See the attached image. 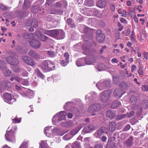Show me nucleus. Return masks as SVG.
I'll return each mask as SVG.
<instances>
[{
  "label": "nucleus",
  "instance_id": "473e14b6",
  "mask_svg": "<svg viewBox=\"0 0 148 148\" xmlns=\"http://www.w3.org/2000/svg\"><path fill=\"white\" fill-rule=\"evenodd\" d=\"M36 72L37 74V76L41 78V79H43L45 78L44 75L41 73L40 71L38 69H36Z\"/></svg>",
  "mask_w": 148,
  "mask_h": 148
},
{
  "label": "nucleus",
  "instance_id": "ddd939ff",
  "mask_svg": "<svg viewBox=\"0 0 148 148\" xmlns=\"http://www.w3.org/2000/svg\"><path fill=\"white\" fill-rule=\"evenodd\" d=\"M26 25L36 27L38 26V22L36 19H31L28 20L26 23Z\"/></svg>",
  "mask_w": 148,
  "mask_h": 148
},
{
  "label": "nucleus",
  "instance_id": "9b49d317",
  "mask_svg": "<svg viewBox=\"0 0 148 148\" xmlns=\"http://www.w3.org/2000/svg\"><path fill=\"white\" fill-rule=\"evenodd\" d=\"M124 93L123 90L121 88H118L115 90L114 92V95L116 98H120Z\"/></svg>",
  "mask_w": 148,
  "mask_h": 148
},
{
  "label": "nucleus",
  "instance_id": "4c0bfd02",
  "mask_svg": "<svg viewBox=\"0 0 148 148\" xmlns=\"http://www.w3.org/2000/svg\"><path fill=\"white\" fill-rule=\"evenodd\" d=\"M42 32L45 34L52 36V30H48L45 29H42Z\"/></svg>",
  "mask_w": 148,
  "mask_h": 148
},
{
  "label": "nucleus",
  "instance_id": "a19ab883",
  "mask_svg": "<svg viewBox=\"0 0 148 148\" xmlns=\"http://www.w3.org/2000/svg\"><path fill=\"white\" fill-rule=\"evenodd\" d=\"M19 82H20L22 85H28V83L27 80L22 78L20 79V80Z\"/></svg>",
  "mask_w": 148,
  "mask_h": 148
},
{
  "label": "nucleus",
  "instance_id": "4d7b16f0",
  "mask_svg": "<svg viewBox=\"0 0 148 148\" xmlns=\"http://www.w3.org/2000/svg\"><path fill=\"white\" fill-rule=\"evenodd\" d=\"M40 146L42 148H44L47 146V143L45 141H42L40 144Z\"/></svg>",
  "mask_w": 148,
  "mask_h": 148
},
{
  "label": "nucleus",
  "instance_id": "39448f33",
  "mask_svg": "<svg viewBox=\"0 0 148 148\" xmlns=\"http://www.w3.org/2000/svg\"><path fill=\"white\" fill-rule=\"evenodd\" d=\"M6 60L9 64L12 65H17L19 63L18 60L13 56L7 57Z\"/></svg>",
  "mask_w": 148,
  "mask_h": 148
},
{
  "label": "nucleus",
  "instance_id": "338daca9",
  "mask_svg": "<svg viewBox=\"0 0 148 148\" xmlns=\"http://www.w3.org/2000/svg\"><path fill=\"white\" fill-rule=\"evenodd\" d=\"M95 148H103V145L101 144H97L95 146Z\"/></svg>",
  "mask_w": 148,
  "mask_h": 148
},
{
  "label": "nucleus",
  "instance_id": "6ab92c4d",
  "mask_svg": "<svg viewBox=\"0 0 148 148\" xmlns=\"http://www.w3.org/2000/svg\"><path fill=\"white\" fill-rule=\"evenodd\" d=\"M52 129L50 126L45 127L44 129V133L48 137H50V134L51 132Z\"/></svg>",
  "mask_w": 148,
  "mask_h": 148
},
{
  "label": "nucleus",
  "instance_id": "f03ea898",
  "mask_svg": "<svg viewBox=\"0 0 148 148\" xmlns=\"http://www.w3.org/2000/svg\"><path fill=\"white\" fill-rule=\"evenodd\" d=\"M16 127L14 126L10 130L6 131L5 136L7 141L10 142L14 141V130H16Z\"/></svg>",
  "mask_w": 148,
  "mask_h": 148
},
{
  "label": "nucleus",
  "instance_id": "5fc2aeb1",
  "mask_svg": "<svg viewBox=\"0 0 148 148\" xmlns=\"http://www.w3.org/2000/svg\"><path fill=\"white\" fill-rule=\"evenodd\" d=\"M5 85H3V83H0V92H2L5 90Z\"/></svg>",
  "mask_w": 148,
  "mask_h": 148
},
{
  "label": "nucleus",
  "instance_id": "f704fd0d",
  "mask_svg": "<svg viewBox=\"0 0 148 148\" xmlns=\"http://www.w3.org/2000/svg\"><path fill=\"white\" fill-rule=\"evenodd\" d=\"M105 69L104 65L102 63H99L98 65L97 69L99 71H101L104 70Z\"/></svg>",
  "mask_w": 148,
  "mask_h": 148
},
{
  "label": "nucleus",
  "instance_id": "de8ad7c7",
  "mask_svg": "<svg viewBox=\"0 0 148 148\" xmlns=\"http://www.w3.org/2000/svg\"><path fill=\"white\" fill-rule=\"evenodd\" d=\"M19 148H27V142L26 141L23 142Z\"/></svg>",
  "mask_w": 148,
  "mask_h": 148
},
{
  "label": "nucleus",
  "instance_id": "7ed1b4c3",
  "mask_svg": "<svg viewBox=\"0 0 148 148\" xmlns=\"http://www.w3.org/2000/svg\"><path fill=\"white\" fill-rule=\"evenodd\" d=\"M111 92L110 90L105 91L100 94L101 99L103 102H106L109 101L110 98Z\"/></svg>",
  "mask_w": 148,
  "mask_h": 148
},
{
  "label": "nucleus",
  "instance_id": "f3484780",
  "mask_svg": "<svg viewBox=\"0 0 148 148\" xmlns=\"http://www.w3.org/2000/svg\"><path fill=\"white\" fill-rule=\"evenodd\" d=\"M96 60L92 58H86L84 60V61L86 64L88 65L92 64L96 62Z\"/></svg>",
  "mask_w": 148,
  "mask_h": 148
},
{
  "label": "nucleus",
  "instance_id": "9d476101",
  "mask_svg": "<svg viewBox=\"0 0 148 148\" xmlns=\"http://www.w3.org/2000/svg\"><path fill=\"white\" fill-rule=\"evenodd\" d=\"M99 32V34H97L96 36V40L97 41L100 43L102 42L104 40L105 36L102 33H100L101 31L100 30H98L97 31V33Z\"/></svg>",
  "mask_w": 148,
  "mask_h": 148
},
{
  "label": "nucleus",
  "instance_id": "69168bd1",
  "mask_svg": "<svg viewBox=\"0 0 148 148\" xmlns=\"http://www.w3.org/2000/svg\"><path fill=\"white\" fill-rule=\"evenodd\" d=\"M0 8L4 11L6 10L7 9L6 7L1 4H0Z\"/></svg>",
  "mask_w": 148,
  "mask_h": 148
},
{
  "label": "nucleus",
  "instance_id": "13d9d810",
  "mask_svg": "<svg viewBox=\"0 0 148 148\" xmlns=\"http://www.w3.org/2000/svg\"><path fill=\"white\" fill-rule=\"evenodd\" d=\"M22 75L24 76H27L28 73L27 71L24 69L22 70Z\"/></svg>",
  "mask_w": 148,
  "mask_h": 148
},
{
  "label": "nucleus",
  "instance_id": "a18cd8bd",
  "mask_svg": "<svg viewBox=\"0 0 148 148\" xmlns=\"http://www.w3.org/2000/svg\"><path fill=\"white\" fill-rule=\"evenodd\" d=\"M120 87L123 89H126L127 88V84L124 82H122L120 85Z\"/></svg>",
  "mask_w": 148,
  "mask_h": 148
},
{
  "label": "nucleus",
  "instance_id": "393cba45",
  "mask_svg": "<svg viewBox=\"0 0 148 148\" xmlns=\"http://www.w3.org/2000/svg\"><path fill=\"white\" fill-rule=\"evenodd\" d=\"M25 91L27 93V97L29 98H32L34 96V94L33 91L30 89H26Z\"/></svg>",
  "mask_w": 148,
  "mask_h": 148
},
{
  "label": "nucleus",
  "instance_id": "09e8293b",
  "mask_svg": "<svg viewBox=\"0 0 148 148\" xmlns=\"http://www.w3.org/2000/svg\"><path fill=\"white\" fill-rule=\"evenodd\" d=\"M138 73L141 77H142L143 74V68L141 67H139V69L138 70Z\"/></svg>",
  "mask_w": 148,
  "mask_h": 148
},
{
  "label": "nucleus",
  "instance_id": "58836bf2",
  "mask_svg": "<svg viewBox=\"0 0 148 148\" xmlns=\"http://www.w3.org/2000/svg\"><path fill=\"white\" fill-rule=\"evenodd\" d=\"M72 148H81L79 142L75 141L72 145Z\"/></svg>",
  "mask_w": 148,
  "mask_h": 148
},
{
  "label": "nucleus",
  "instance_id": "79ce46f5",
  "mask_svg": "<svg viewBox=\"0 0 148 148\" xmlns=\"http://www.w3.org/2000/svg\"><path fill=\"white\" fill-rule=\"evenodd\" d=\"M132 14L134 16V19L136 23L138 22V19L137 16L135 15V12H134L132 11H130V12H129V14L131 15L132 17Z\"/></svg>",
  "mask_w": 148,
  "mask_h": 148
},
{
  "label": "nucleus",
  "instance_id": "20e7f679",
  "mask_svg": "<svg viewBox=\"0 0 148 148\" xmlns=\"http://www.w3.org/2000/svg\"><path fill=\"white\" fill-rule=\"evenodd\" d=\"M22 59L27 64L32 67L34 66L36 64V62L29 56H23Z\"/></svg>",
  "mask_w": 148,
  "mask_h": 148
},
{
  "label": "nucleus",
  "instance_id": "37998d69",
  "mask_svg": "<svg viewBox=\"0 0 148 148\" xmlns=\"http://www.w3.org/2000/svg\"><path fill=\"white\" fill-rule=\"evenodd\" d=\"M125 116V115L124 114H121L118 115H117L116 119L117 120H119L123 119Z\"/></svg>",
  "mask_w": 148,
  "mask_h": 148
},
{
  "label": "nucleus",
  "instance_id": "bb28decb",
  "mask_svg": "<svg viewBox=\"0 0 148 148\" xmlns=\"http://www.w3.org/2000/svg\"><path fill=\"white\" fill-rule=\"evenodd\" d=\"M84 60L83 58L79 59H77L76 62V64L78 66H80L84 65Z\"/></svg>",
  "mask_w": 148,
  "mask_h": 148
},
{
  "label": "nucleus",
  "instance_id": "c756f323",
  "mask_svg": "<svg viewBox=\"0 0 148 148\" xmlns=\"http://www.w3.org/2000/svg\"><path fill=\"white\" fill-rule=\"evenodd\" d=\"M84 4L88 6H92L94 5V1L92 0H85Z\"/></svg>",
  "mask_w": 148,
  "mask_h": 148
},
{
  "label": "nucleus",
  "instance_id": "2eb2a0df",
  "mask_svg": "<svg viewBox=\"0 0 148 148\" xmlns=\"http://www.w3.org/2000/svg\"><path fill=\"white\" fill-rule=\"evenodd\" d=\"M106 116L108 117L111 119L114 118L116 116V114L113 111L109 110L106 112Z\"/></svg>",
  "mask_w": 148,
  "mask_h": 148
},
{
  "label": "nucleus",
  "instance_id": "2f4dec72",
  "mask_svg": "<svg viewBox=\"0 0 148 148\" xmlns=\"http://www.w3.org/2000/svg\"><path fill=\"white\" fill-rule=\"evenodd\" d=\"M104 84V82L101 83L99 82L97 84L96 86L100 90H101L106 88Z\"/></svg>",
  "mask_w": 148,
  "mask_h": 148
},
{
  "label": "nucleus",
  "instance_id": "3c124183",
  "mask_svg": "<svg viewBox=\"0 0 148 148\" xmlns=\"http://www.w3.org/2000/svg\"><path fill=\"white\" fill-rule=\"evenodd\" d=\"M142 90L144 91H148V85H143L141 87Z\"/></svg>",
  "mask_w": 148,
  "mask_h": 148
},
{
  "label": "nucleus",
  "instance_id": "cd10ccee",
  "mask_svg": "<svg viewBox=\"0 0 148 148\" xmlns=\"http://www.w3.org/2000/svg\"><path fill=\"white\" fill-rule=\"evenodd\" d=\"M121 104L120 102L118 101H115L112 103L111 108L113 109H115L119 106Z\"/></svg>",
  "mask_w": 148,
  "mask_h": 148
},
{
  "label": "nucleus",
  "instance_id": "8fccbe9b",
  "mask_svg": "<svg viewBox=\"0 0 148 148\" xmlns=\"http://www.w3.org/2000/svg\"><path fill=\"white\" fill-rule=\"evenodd\" d=\"M131 31L130 29H127V30L122 32V34H125V35L126 36H128L130 34Z\"/></svg>",
  "mask_w": 148,
  "mask_h": 148
},
{
  "label": "nucleus",
  "instance_id": "7c9ffc66",
  "mask_svg": "<svg viewBox=\"0 0 148 148\" xmlns=\"http://www.w3.org/2000/svg\"><path fill=\"white\" fill-rule=\"evenodd\" d=\"M31 3V1L29 0H25L24 2L23 8L27 9L30 6Z\"/></svg>",
  "mask_w": 148,
  "mask_h": 148
},
{
  "label": "nucleus",
  "instance_id": "864d4df0",
  "mask_svg": "<svg viewBox=\"0 0 148 148\" xmlns=\"http://www.w3.org/2000/svg\"><path fill=\"white\" fill-rule=\"evenodd\" d=\"M69 62V61L66 60H65V61L62 60L61 62V64L62 66H66Z\"/></svg>",
  "mask_w": 148,
  "mask_h": 148
},
{
  "label": "nucleus",
  "instance_id": "1a4fd4ad",
  "mask_svg": "<svg viewBox=\"0 0 148 148\" xmlns=\"http://www.w3.org/2000/svg\"><path fill=\"white\" fill-rule=\"evenodd\" d=\"M29 43L30 45L35 49H38L40 46V43L37 40L33 39Z\"/></svg>",
  "mask_w": 148,
  "mask_h": 148
},
{
  "label": "nucleus",
  "instance_id": "c03bdc74",
  "mask_svg": "<svg viewBox=\"0 0 148 148\" xmlns=\"http://www.w3.org/2000/svg\"><path fill=\"white\" fill-rule=\"evenodd\" d=\"M82 48L84 51L83 53L85 55H88L89 53V49H88L84 47V45L82 46Z\"/></svg>",
  "mask_w": 148,
  "mask_h": 148
},
{
  "label": "nucleus",
  "instance_id": "bf43d9fd",
  "mask_svg": "<svg viewBox=\"0 0 148 148\" xmlns=\"http://www.w3.org/2000/svg\"><path fill=\"white\" fill-rule=\"evenodd\" d=\"M53 6L54 7L59 8L61 6V4L60 2H58L55 3Z\"/></svg>",
  "mask_w": 148,
  "mask_h": 148
},
{
  "label": "nucleus",
  "instance_id": "c9c22d12",
  "mask_svg": "<svg viewBox=\"0 0 148 148\" xmlns=\"http://www.w3.org/2000/svg\"><path fill=\"white\" fill-rule=\"evenodd\" d=\"M59 34L58 37L59 38V39H62L64 37V32L61 30H59Z\"/></svg>",
  "mask_w": 148,
  "mask_h": 148
},
{
  "label": "nucleus",
  "instance_id": "0e129e2a",
  "mask_svg": "<svg viewBox=\"0 0 148 148\" xmlns=\"http://www.w3.org/2000/svg\"><path fill=\"white\" fill-rule=\"evenodd\" d=\"M113 83L115 84H117L119 81L118 78L116 77H114L113 78Z\"/></svg>",
  "mask_w": 148,
  "mask_h": 148
},
{
  "label": "nucleus",
  "instance_id": "e433bc0d",
  "mask_svg": "<svg viewBox=\"0 0 148 148\" xmlns=\"http://www.w3.org/2000/svg\"><path fill=\"white\" fill-rule=\"evenodd\" d=\"M47 52L48 56L51 57H54L56 56V54L54 51H48Z\"/></svg>",
  "mask_w": 148,
  "mask_h": 148
},
{
  "label": "nucleus",
  "instance_id": "6e6552de",
  "mask_svg": "<svg viewBox=\"0 0 148 148\" xmlns=\"http://www.w3.org/2000/svg\"><path fill=\"white\" fill-rule=\"evenodd\" d=\"M66 113L64 111H62L60 112V113L58 114V113L56 114L54 116H53L52 121H53L54 120L55 118L57 116H58L59 119L58 120L60 121L62 120H64L66 119Z\"/></svg>",
  "mask_w": 148,
  "mask_h": 148
},
{
  "label": "nucleus",
  "instance_id": "052dcab7",
  "mask_svg": "<svg viewBox=\"0 0 148 148\" xmlns=\"http://www.w3.org/2000/svg\"><path fill=\"white\" fill-rule=\"evenodd\" d=\"M60 10H56L55 9H51V14H58V11H59Z\"/></svg>",
  "mask_w": 148,
  "mask_h": 148
},
{
  "label": "nucleus",
  "instance_id": "f257e3e1",
  "mask_svg": "<svg viewBox=\"0 0 148 148\" xmlns=\"http://www.w3.org/2000/svg\"><path fill=\"white\" fill-rule=\"evenodd\" d=\"M40 66L44 71L47 72L54 70L55 66L53 62L47 60L43 61L40 64Z\"/></svg>",
  "mask_w": 148,
  "mask_h": 148
},
{
  "label": "nucleus",
  "instance_id": "603ef678",
  "mask_svg": "<svg viewBox=\"0 0 148 148\" xmlns=\"http://www.w3.org/2000/svg\"><path fill=\"white\" fill-rule=\"evenodd\" d=\"M11 72L8 69H6L4 73V75L5 76H9L11 75Z\"/></svg>",
  "mask_w": 148,
  "mask_h": 148
},
{
  "label": "nucleus",
  "instance_id": "680f3d73",
  "mask_svg": "<svg viewBox=\"0 0 148 148\" xmlns=\"http://www.w3.org/2000/svg\"><path fill=\"white\" fill-rule=\"evenodd\" d=\"M5 86H6L7 87H10L11 86V83L8 81H6L5 82Z\"/></svg>",
  "mask_w": 148,
  "mask_h": 148
},
{
  "label": "nucleus",
  "instance_id": "6e6d98bb",
  "mask_svg": "<svg viewBox=\"0 0 148 148\" xmlns=\"http://www.w3.org/2000/svg\"><path fill=\"white\" fill-rule=\"evenodd\" d=\"M110 82L108 80L104 82V85H105V88L109 87L110 86Z\"/></svg>",
  "mask_w": 148,
  "mask_h": 148
},
{
  "label": "nucleus",
  "instance_id": "aec40b11",
  "mask_svg": "<svg viewBox=\"0 0 148 148\" xmlns=\"http://www.w3.org/2000/svg\"><path fill=\"white\" fill-rule=\"evenodd\" d=\"M3 97L4 99L8 101H12L13 102L16 101V100L14 99H12L11 94L9 93H6L3 95Z\"/></svg>",
  "mask_w": 148,
  "mask_h": 148
},
{
  "label": "nucleus",
  "instance_id": "b1692460",
  "mask_svg": "<svg viewBox=\"0 0 148 148\" xmlns=\"http://www.w3.org/2000/svg\"><path fill=\"white\" fill-rule=\"evenodd\" d=\"M138 101L137 97L134 96H132L130 98V102L132 105H136Z\"/></svg>",
  "mask_w": 148,
  "mask_h": 148
},
{
  "label": "nucleus",
  "instance_id": "dca6fc26",
  "mask_svg": "<svg viewBox=\"0 0 148 148\" xmlns=\"http://www.w3.org/2000/svg\"><path fill=\"white\" fill-rule=\"evenodd\" d=\"M95 129V127L92 125H90L88 126L85 127L83 129V131L86 133H89L92 130Z\"/></svg>",
  "mask_w": 148,
  "mask_h": 148
},
{
  "label": "nucleus",
  "instance_id": "412c9836",
  "mask_svg": "<svg viewBox=\"0 0 148 148\" xmlns=\"http://www.w3.org/2000/svg\"><path fill=\"white\" fill-rule=\"evenodd\" d=\"M106 5V2L102 0H99L96 4L97 6L100 8H104Z\"/></svg>",
  "mask_w": 148,
  "mask_h": 148
},
{
  "label": "nucleus",
  "instance_id": "72a5a7b5",
  "mask_svg": "<svg viewBox=\"0 0 148 148\" xmlns=\"http://www.w3.org/2000/svg\"><path fill=\"white\" fill-rule=\"evenodd\" d=\"M21 78L16 75H13L10 77V80L11 81H13L14 79L19 82Z\"/></svg>",
  "mask_w": 148,
  "mask_h": 148
},
{
  "label": "nucleus",
  "instance_id": "ea45409f",
  "mask_svg": "<svg viewBox=\"0 0 148 148\" xmlns=\"http://www.w3.org/2000/svg\"><path fill=\"white\" fill-rule=\"evenodd\" d=\"M59 33V30H52V36H58Z\"/></svg>",
  "mask_w": 148,
  "mask_h": 148
},
{
  "label": "nucleus",
  "instance_id": "a211bd4d",
  "mask_svg": "<svg viewBox=\"0 0 148 148\" xmlns=\"http://www.w3.org/2000/svg\"><path fill=\"white\" fill-rule=\"evenodd\" d=\"M115 141L112 140H108L106 145V148H113L115 146Z\"/></svg>",
  "mask_w": 148,
  "mask_h": 148
},
{
  "label": "nucleus",
  "instance_id": "774afa93",
  "mask_svg": "<svg viewBox=\"0 0 148 148\" xmlns=\"http://www.w3.org/2000/svg\"><path fill=\"white\" fill-rule=\"evenodd\" d=\"M143 55H144L145 58L146 59L148 60V53L144 51L143 53Z\"/></svg>",
  "mask_w": 148,
  "mask_h": 148
},
{
  "label": "nucleus",
  "instance_id": "4be33fe9",
  "mask_svg": "<svg viewBox=\"0 0 148 148\" xmlns=\"http://www.w3.org/2000/svg\"><path fill=\"white\" fill-rule=\"evenodd\" d=\"M133 138L131 136L130 138L126 141L124 143L125 145L127 147L131 146L133 144Z\"/></svg>",
  "mask_w": 148,
  "mask_h": 148
},
{
  "label": "nucleus",
  "instance_id": "f8f14e48",
  "mask_svg": "<svg viewBox=\"0 0 148 148\" xmlns=\"http://www.w3.org/2000/svg\"><path fill=\"white\" fill-rule=\"evenodd\" d=\"M28 54L30 56L35 60H37L40 59V56L33 50H30L29 51Z\"/></svg>",
  "mask_w": 148,
  "mask_h": 148
},
{
  "label": "nucleus",
  "instance_id": "e2e57ef3",
  "mask_svg": "<svg viewBox=\"0 0 148 148\" xmlns=\"http://www.w3.org/2000/svg\"><path fill=\"white\" fill-rule=\"evenodd\" d=\"M130 128V126L129 124H127L126 125L123 129V130L125 131H128Z\"/></svg>",
  "mask_w": 148,
  "mask_h": 148
},
{
  "label": "nucleus",
  "instance_id": "423d86ee",
  "mask_svg": "<svg viewBox=\"0 0 148 148\" xmlns=\"http://www.w3.org/2000/svg\"><path fill=\"white\" fill-rule=\"evenodd\" d=\"M101 108V106L99 103H95L91 105L88 109L89 112L97 111Z\"/></svg>",
  "mask_w": 148,
  "mask_h": 148
},
{
  "label": "nucleus",
  "instance_id": "a878e982",
  "mask_svg": "<svg viewBox=\"0 0 148 148\" xmlns=\"http://www.w3.org/2000/svg\"><path fill=\"white\" fill-rule=\"evenodd\" d=\"M116 125L115 122L114 121L111 122L109 124V128L110 132H113L115 129Z\"/></svg>",
  "mask_w": 148,
  "mask_h": 148
},
{
  "label": "nucleus",
  "instance_id": "4468645a",
  "mask_svg": "<svg viewBox=\"0 0 148 148\" xmlns=\"http://www.w3.org/2000/svg\"><path fill=\"white\" fill-rule=\"evenodd\" d=\"M96 93L92 92L86 96L85 99L87 102H88L89 101H92L93 99H95L96 98Z\"/></svg>",
  "mask_w": 148,
  "mask_h": 148
},
{
  "label": "nucleus",
  "instance_id": "c85d7f7f",
  "mask_svg": "<svg viewBox=\"0 0 148 148\" xmlns=\"http://www.w3.org/2000/svg\"><path fill=\"white\" fill-rule=\"evenodd\" d=\"M37 34H39L40 36H39V38L43 41H44L48 38V37L45 36L41 34L40 31H38L37 32Z\"/></svg>",
  "mask_w": 148,
  "mask_h": 148
},
{
  "label": "nucleus",
  "instance_id": "5701e85b",
  "mask_svg": "<svg viewBox=\"0 0 148 148\" xmlns=\"http://www.w3.org/2000/svg\"><path fill=\"white\" fill-rule=\"evenodd\" d=\"M82 127V126L81 125L78 126L71 131L70 132L71 134L73 136L75 135L78 133Z\"/></svg>",
  "mask_w": 148,
  "mask_h": 148
},
{
  "label": "nucleus",
  "instance_id": "0eeeda50",
  "mask_svg": "<svg viewBox=\"0 0 148 148\" xmlns=\"http://www.w3.org/2000/svg\"><path fill=\"white\" fill-rule=\"evenodd\" d=\"M104 133H107V130L104 127L100 128L94 134V136L97 138H100Z\"/></svg>",
  "mask_w": 148,
  "mask_h": 148
},
{
  "label": "nucleus",
  "instance_id": "49530a36",
  "mask_svg": "<svg viewBox=\"0 0 148 148\" xmlns=\"http://www.w3.org/2000/svg\"><path fill=\"white\" fill-rule=\"evenodd\" d=\"M128 136V134L126 133H123L120 135V138L122 140L125 139Z\"/></svg>",
  "mask_w": 148,
  "mask_h": 148
}]
</instances>
